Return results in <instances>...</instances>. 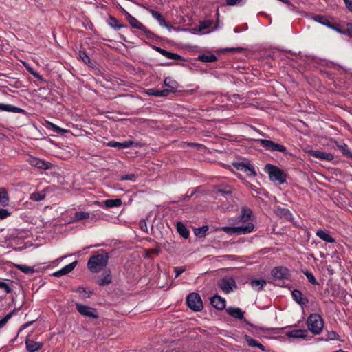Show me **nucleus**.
Returning <instances> with one entry per match:
<instances>
[{"mask_svg":"<svg viewBox=\"0 0 352 352\" xmlns=\"http://www.w3.org/2000/svg\"><path fill=\"white\" fill-rule=\"evenodd\" d=\"M164 84L166 87H168V88L171 89H170L171 91L173 89H175L177 88V82L172 80L170 77H167L164 79Z\"/></svg>","mask_w":352,"mask_h":352,"instance_id":"41","label":"nucleus"},{"mask_svg":"<svg viewBox=\"0 0 352 352\" xmlns=\"http://www.w3.org/2000/svg\"><path fill=\"white\" fill-rule=\"evenodd\" d=\"M258 141L263 147L270 151H279L281 153H285L286 151V148L284 146L275 143L271 140L261 139Z\"/></svg>","mask_w":352,"mask_h":352,"instance_id":"10","label":"nucleus"},{"mask_svg":"<svg viewBox=\"0 0 352 352\" xmlns=\"http://www.w3.org/2000/svg\"><path fill=\"white\" fill-rule=\"evenodd\" d=\"M139 226H140V229L142 231H144L145 232H148V228H147V225H146L145 220H144V219L140 220L139 222Z\"/></svg>","mask_w":352,"mask_h":352,"instance_id":"53","label":"nucleus"},{"mask_svg":"<svg viewBox=\"0 0 352 352\" xmlns=\"http://www.w3.org/2000/svg\"><path fill=\"white\" fill-rule=\"evenodd\" d=\"M79 56L85 64H88L90 62L89 56L85 52L80 51Z\"/></svg>","mask_w":352,"mask_h":352,"instance_id":"49","label":"nucleus"},{"mask_svg":"<svg viewBox=\"0 0 352 352\" xmlns=\"http://www.w3.org/2000/svg\"><path fill=\"white\" fill-rule=\"evenodd\" d=\"M236 223H243L244 225L234 227L225 226L220 229L230 236L243 235L250 233L254 230V227L252 210L246 207L243 208L240 216L236 219Z\"/></svg>","mask_w":352,"mask_h":352,"instance_id":"1","label":"nucleus"},{"mask_svg":"<svg viewBox=\"0 0 352 352\" xmlns=\"http://www.w3.org/2000/svg\"><path fill=\"white\" fill-rule=\"evenodd\" d=\"M316 235L322 241L325 242H335L334 239L329 234V232L326 230H319L316 232Z\"/></svg>","mask_w":352,"mask_h":352,"instance_id":"30","label":"nucleus"},{"mask_svg":"<svg viewBox=\"0 0 352 352\" xmlns=\"http://www.w3.org/2000/svg\"><path fill=\"white\" fill-rule=\"evenodd\" d=\"M293 300L301 306L306 305L309 300L308 298L304 297L302 292L298 289H294L292 292Z\"/></svg>","mask_w":352,"mask_h":352,"instance_id":"17","label":"nucleus"},{"mask_svg":"<svg viewBox=\"0 0 352 352\" xmlns=\"http://www.w3.org/2000/svg\"><path fill=\"white\" fill-rule=\"evenodd\" d=\"M100 219L99 214H91L89 212L78 211L76 212L74 215L71 217L68 221L69 223H74L84 219H89L91 222H95Z\"/></svg>","mask_w":352,"mask_h":352,"instance_id":"9","label":"nucleus"},{"mask_svg":"<svg viewBox=\"0 0 352 352\" xmlns=\"http://www.w3.org/2000/svg\"><path fill=\"white\" fill-rule=\"evenodd\" d=\"M162 27L166 28L169 32H171L173 30H178V29H175V28H173L171 25L168 23L166 21V25H163Z\"/></svg>","mask_w":352,"mask_h":352,"instance_id":"58","label":"nucleus"},{"mask_svg":"<svg viewBox=\"0 0 352 352\" xmlns=\"http://www.w3.org/2000/svg\"><path fill=\"white\" fill-rule=\"evenodd\" d=\"M186 304L194 311H200L204 307L200 296L195 292L190 293L187 296Z\"/></svg>","mask_w":352,"mask_h":352,"instance_id":"6","label":"nucleus"},{"mask_svg":"<svg viewBox=\"0 0 352 352\" xmlns=\"http://www.w3.org/2000/svg\"><path fill=\"white\" fill-rule=\"evenodd\" d=\"M171 91L168 89H164L162 90H158L155 89H148L145 91V93L148 96H155L157 97H164L167 96Z\"/></svg>","mask_w":352,"mask_h":352,"instance_id":"23","label":"nucleus"},{"mask_svg":"<svg viewBox=\"0 0 352 352\" xmlns=\"http://www.w3.org/2000/svg\"><path fill=\"white\" fill-rule=\"evenodd\" d=\"M45 197L44 193L42 192H35L32 195L31 198L36 201H41Z\"/></svg>","mask_w":352,"mask_h":352,"instance_id":"48","label":"nucleus"},{"mask_svg":"<svg viewBox=\"0 0 352 352\" xmlns=\"http://www.w3.org/2000/svg\"><path fill=\"white\" fill-rule=\"evenodd\" d=\"M155 50L168 59L183 60L182 57L176 53L170 52L159 47H155Z\"/></svg>","mask_w":352,"mask_h":352,"instance_id":"22","label":"nucleus"},{"mask_svg":"<svg viewBox=\"0 0 352 352\" xmlns=\"http://www.w3.org/2000/svg\"><path fill=\"white\" fill-rule=\"evenodd\" d=\"M274 212L277 216L286 219H290L292 217V214L289 210L280 207L276 208Z\"/></svg>","mask_w":352,"mask_h":352,"instance_id":"28","label":"nucleus"},{"mask_svg":"<svg viewBox=\"0 0 352 352\" xmlns=\"http://www.w3.org/2000/svg\"><path fill=\"white\" fill-rule=\"evenodd\" d=\"M266 284L267 281L264 279H252L250 281L252 289L257 292L263 290Z\"/></svg>","mask_w":352,"mask_h":352,"instance_id":"25","label":"nucleus"},{"mask_svg":"<svg viewBox=\"0 0 352 352\" xmlns=\"http://www.w3.org/2000/svg\"><path fill=\"white\" fill-rule=\"evenodd\" d=\"M136 179H137V175L134 173H131V174H128V175H122L120 177V180L121 181H131V182H135L136 181Z\"/></svg>","mask_w":352,"mask_h":352,"instance_id":"44","label":"nucleus"},{"mask_svg":"<svg viewBox=\"0 0 352 352\" xmlns=\"http://www.w3.org/2000/svg\"><path fill=\"white\" fill-rule=\"evenodd\" d=\"M198 59L202 62L211 63L215 61L217 57L214 54H202L199 56Z\"/></svg>","mask_w":352,"mask_h":352,"instance_id":"38","label":"nucleus"},{"mask_svg":"<svg viewBox=\"0 0 352 352\" xmlns=\"http://www.w3.org/2000/svg\"><path fill=\"white\" fill-rule=\"evenodd\" d=\"M134 144V142L132 140H127L123 142H119L116 141H110L107 145L110 147L117 148L119 150L128 148L131 147Z\"/></svg>","mask_w":352,"mask_h":352,"instance_id":"16","label":"nucleus"},{"mask_svg":"<svg viewBox=\"0 0 352 352\" xmlns=\"http://www.w3.org/2000/svg\"><path fill=\"white\" fill-rule=\"evenodd\" d=\"M177 230L179 234L182 235L184 239H187L188 237L189 232L184 223L181 222L177 223Z\"/></svg>","mask_w":352,"mask_h":352,"instance_id":"35","label":"nucleus"},{"mask_svg":"<svg viewBox=\"0 0 352 352\" xmlns=\"http://www.w3.org/2000/svg\"><path fill=\"white\" fill-rule=\"evenodd\" d=\"M47 127L57 133L64 134L68 132V130L60 128L51 122H47Z\"/></svg>","mask_w":352,"mask_h":352,"instance_id":"36","label":"nucleus"},{"mask_svg":"<svg viewBox=\"0 0 352 352\" xmlns=\"http://www.w3.org/2000/svg\"><path fill=\"white\" fill-rule=\"evenodd\" d=\"M10 214L11 213L7 209L0 208V219H6L10 217Z\"/></svg>","mask_w":352,"mask_h":352,"instance_id":"51","label":"nucleus"},{"mask_svg":"<svg viewBox=\"0 0 352 352\" xmlns=\"http://www.w3.org/2000/svg\"><path fill=\"white\" fill-rule=\"evenodd\" d=\"M245 340L248 342V344L250 346L256 347L257 346H258V343L259 342L257 340H256L255 339L251 338L250 336H245Z\"/></svg>","mask_w":352,"mask_h":352,"instance_id":"46","label":"nucleus"},{"mask_svg":"<svg viewBox=\"0 0 352 352\" xmlns=\"http://www.w3.org/2000/svg\"><path fill=\"white\" fill-rule=\"evenodd\" d=\"M212 24V21L210 20H206L204 21H201L199 23V31L202 32L203 30L210 28Z\"/></svg>","mask_w":352,"mask_h":352,"instance_id":"42","label":"nucleus"},{"mask_svg":"<svg viewBox=\"0 0 352 352\" xmlns=\"http://www.w3.org/2000/svg\"><path fill=\"white\" fill-rule=\"evenodd\" d=\"M309 154L312 157H316V158H318L320 160H326L328 162L333 160V157H334L331 153H327V152H322L320 151H310Z\"/></svg>","mask_w":352,"mask_h":352,"instance_id":"19","label":"nucleus"},{"mask_svg":"<svg viewBox=\"0 0 352 352\" xmlns=\"http://www.w3.org/2000/svg\"><path fill=\"white\" fill-rule=\"evenodd\" d=\"M308 329L314 335H319L324 328V320L318 314H311L306 321Z\"/></svg>","mask_w":352,"mask_h":352,"instance_id":"4","label":"nucleus"},{"mask_svg":"<svg viewBox=\"0 0 352 352\" xmlns=\"http://www.w3.org/2000/svg\"><path fill=\"white\" fill-rule=\"evenodd\" d=\"M26 69L34 77H36L37 78H41V76H39V74L36 72H35L32 68H31V67H30L28 66H26Z\"/></svg>","mask_w":352,"mask_h":352,"instance_id":"54","label":"nucleus"},{"mask_svg":"<svg viewBox=\"0 0 352 352\" xmlns=\"http://www.w3.org/2000/svg\"><path fill=\"white\" fill-rule=\"evenodd\" d=\"M244 322L248 324V325L251 326V327H254V324L250 323L249 321H248L246 319H244Z\"/></svg>","mask_w":352,"mask_h":352,"instance_id":"64","label":"nucleus"},{"mask_svg":"<svg viewBox=\"0 0 352 352\" xmlns=\"http://www.w3.org/2000/svg\"><path fill=\"white\" fill-rule=\"evenodd\" d=\"M14 310L8 313L3 318L0 320V329L3 328L8 321L12 318Z\"/></svg>","mask_w":352,"mask_h":352,"instance_id":"45","label":"nucleus"},{"mask_svg":"<svg viewBox=\"0 0 352 352\" xmlns=\"http://www.w3.org/2000/svg\"><path fill=\"white\" fill-rule=\"evenodd\" d=\"M264 170L268 174L272 182H277L278 184H283L286 182L287 173L278 167L267 164L265 166Z\"/></svg>","mask_w":352,"mask_h":352,"instance_id":"3","label":"nucleus"},{"mask_svg":"<svg viewBox=\"0 0 352 352\" xmlns=\"http://www.w3.org/2000/svg\"><path fill=\"white\" fill-rule=\"evenodd\" d=\"M148 10L151 14L152 16L158 22L161 27L166 25V20L159 12L152 9H148Z\"/></svg>","mask_w":352,"mask_h":352,"instance_id":"31","label":"nucleus"},{"mask_svg":"<svg viewBox=\"0 0 352 352\" xmlns=\"http://www.w3.org/2000/svg\"><path fill=\"white\" fill-rule=\"evenodd\" d=\"M108 255L102 252L91 256L87 263V267L91 272H98L107 265Z\"/></svg>","mask_w":352,"mask_h":352,"instance_id":"2","label":"nucleus"},{"mask_svg":"<svg viewBox=\"0 0 352 352\" xmlns=\"http://www.w3.org/2000/svg\"><path fill=\"white\" fill-rule=\"evenodd\" d=\"M9 196L6 188H0V206H6L9 204Z\"/></svg>","mask_w":352,"mask_h":352,"instance_id":"29","label":"nucleus"},{"mask_svg":"<svg viewBox=\"0 0 352 352\" xmlns=\"http://www.w3.org/2000/svg\"><path fill=\"white\" fill-rule=\"evenodd\" d=\"M185 269L182 267H175V278L179 277L184 272Z\"/></svg>","mask_w":352,"mask_h":352,"instance_id":"55","label":"nucleus"},{"mask_svg":"<svg viewBox=\"0 0 352 352\" xmlns=\"http://www.w3.org/2000/svg\"><path fill=\"white\" fill-rule=\"evenodd\" d=\"M218 286L226 294H229L233 290V288H236L235 280L232 278H223L218 283Z\"/></svg>","mask_w":352,"mask_h":352,"instance_id":"11","label":"nucleus"},{"mask_svg":"<svg viewBox=\"0 0 352 352\" xmlns=\"http://www.w3.org/2000/svg\"><path fill=\"white\" fill-rule=\"evenodd\" d=\"M122 200L120 199H107L103 203L100 204V206H105L107 208L118 207L122 205Z\"/></svg>","mask_w":352,"mask_h":352,"instance_id":"33","label":"nucleus"},{"mask_svg":"<svg viewBox=\"0 0 352 352\" xmlns=\"http://www.w3.org/2000/svg\"><path fill=\"white\" fill-rule=\"evenodd\" d=\"M108 24L116 30H118L123 27V25L116 18L112 16L109 19Z\"/></svg>","mask_w":352,"mask_h":352,"instance_id":"40","label":"nucleus"},{"mask_svg":"<svg viewBox=\"0 0 352 352\" xmlns=\"http://www.w3.org/2000/svg\"><path fill=\"white\" fill-rule=\"evenodd\" d=\"M227 313L237 319H243L244 312L239 307H228L227 309Z\"/></svg>","mask_w":352,"mask_h":352,"instance_id":"24","label":"nucleus"},{"mask_svg":"<svg viewBox=\"0 0 352 352\" xmlns=\"http://www.w3.org/2000/svg\"><path fill=\"white\" fill-rule=\"evenodd\" d=\"M236 168L239 170L245 173L249 177H254L256 175L254 166L249 163H239Z\"/></svg>","mask_w":352,"mask_h":352,"instance_id":"12","label":"nucleus"},{"mask_svg":"<svg viewBox=\"0 0 352 352\" xmlns=\"http://www.w3.org/2000/svg\"><path fill=\"white\" fill-rule=\"evenodd\" d=\"M0 111L13 113H22L24 111L22 109L19 107L11 104H6L2 103H0Z\"/></svg>","mask_w":352,"mask_h":352,"instance_id":"27","label":"nucleus"},{"mask_svg":"<svg viewBox=\"0 0 352 352\" xmlns=\"http://www.w3.org/2000/svg\"><path fill=\"white\" fill-rule=\"evenodd\" d=\"M43 346V343L41 342H36L29 338L25 340V346L28 352H36L41 349Z\"/></svg>","mask_w":352,"mask_h":352,"instance_id":"15","label":"nucleus"},{"mask_svg":"<svg viewBox=\"0 0 352 352\" xmlns=\"http://www.w3.org/2000/svg\"><path fill=\"white\" fill-rule=\"evenodd\" d=\"M304 274L306 276L307 278L308 279V281L311 283L312 285H318V282L317 281L315 276L312 274V273L305 271L304 272Z\"/></svg>","mask_w":352,"mask_h":352,"instance_id":"43","label":"nucleus"},{"mask_svg":"<svg viewBox=\"0 0 352 352\" xmlns=\"http://www.w3.org/2000/svg\"><path fill=\"white\" fill-rule=\"evenodd\" d=\"M17 268L25 274H29V273H32L34 272V270L32 267H29V266H26V265H17Z\"/></svg>","mask_w":352,"mask_h":352,"instance_id":"47","label":"nucleus"},{"mask_svg":"<svg viewBox=\"0 0 352 352\" xmlns=\"http://www.w3.org/2000/svg\"><path fill=\"white\" fill-rule=\"evenodd\" d=\"M261 329L264 331H272L274 333H276L278 332V329H276V328H267V329H263V328H261Z\"/></svg>","mask_w":352,"mask_h":352,"instance_id":"57","label":"nucleus"},{"mask_svg":"<svg viewBox=\"0 0 352 352\" xmlns=\"http://www.w3.org/2000/svg\"><path fill=\"white\" fill-rule=\"evenodd\" d=\"M219 191L225 192V193H230L231 192V189H230V188H227L224 190H220Z\"/></svg>","mask_w":352,"mask_h":352,"instance_id":"62","label":"nucleus"},{"mask_svg":"<svg viewBox=\"0 0 352 352\" xmlns=\"http://www.w3.org/2000/svg\"><path fill=\"white\" fill-rule=\"evenodd\" d=\"M325 341L329 340H340L339 335L334 331H327V335L324 338Z\"/></svg>","mask_w":352,"mask_h":352,"instance_id":"39","label":"nucleus"},{"mask_svg":"<svg viewBox=\"0 0 352 352\" xmlns=\"http://www.w3.org/2000/svg\"><path fill=\"white\" fill-rule=\"evenodd\" d=\"M327 270L329 272L330 274H333L334 273L333 270L330 269V266L327 267Z\"/></svg>","mask_w":352,"mask_h":352,"instance_id":"63","label":"nucleus"},{"mask_svg":"<svg viewBox=\"0 0 352 352\" xmlns=\"http://www.w3.org/2000/svg\"><path fill=\"white\" fill-rule=\"evenodd\" d=\"M0 289H4L6 294H10L12 291V288L8 283L1 281H0Z\"/></svg>","mask_w":352,"mask_h":352,"instance_id":"50","label":"nucleus"},{"mask_svg":"<svg viewBox=\"0 0 352 352\" xmlns=\"http://www.w3.org/2000/svg\"><path fill=\"white\" fill-rule=\"evenodd\" d=\"M271 275L274 278L279 281V283L276 284V285L279 287H285V281L290 279L289 270L283 266L274 267L271 271Z\"/></svg>","mask_w":352,"mask_h":352,"instance_id":"5","label":"nucleus"},{"mask_svg":"<svg viewBox=\"0 0 352 352\" xmlns=\"http://www.w3.org/2000/svg\"><path fill=\"white\" fill-rule=\"evenodd\" d=\"M194 234L198 238H203L208 233L209 228L207 226H204L201 228H194Z\"/></svg>","mask_w":352,"mask_h":352,"instance_id":"34","label":"nucleus"},{"mask_svg":"<svg viewBox=\"0 0 352 352\" xmlns=\"http://www.w3.org/2000/svg\"><path fill=\"white\" fill-rule=\"evenodd\" d=\"M256 347L260 349L262 351H266V349H265V346L262 344H261L260 342L258 343V346H257Z\"/></svg>","mask_w":352,"mask_h":352,"instance_id":"61","label":"nucleus"},{"mask_svg":"<svg viewBox=\"0 0 352 352\" xmlns=\"http://www.w3.org/2000/svg\"><path fill=\"white\" fill-rule=\"evenodd\" d=\"M77 263H78V261H75L65 265L62 269L55 272L53 274V276L55 277H60L63 275H66V274H69L76 267V266L77 265Z\"/></svg>","mask_w":352,"mask_h":352,"instance_id":"14","label":"nucleus"},{"mask_svg":"<svg viewBox=\"0 0 352 352\" xmlns=\"http://www.w3.org/2000/svg\"><path fill=\"white\" fill-rule=\"evenodd\" d=\"M103 277L98 280V284L100 286H105L109 285L112 281L111 271L109 270H105L102 274Z\"/></svg>","mask_w":352,"mask_h":352,"instance_id":"26","label":"nucleus"},{"mask_svg":"<svg viewBox=\"0 0 352 352\" xmlns=\"http://www.w3.org/2000/svg\"><path fill=\"white\" fill-rule=\"evenodd\" d=\"M308 331L306 329H294L286 333V336L293 338L305 339L307 336Z\"/></svg>","mask_w":352,"mask_h":352,"instance_id":"20","label":"nucleus"},{"mask_svg":"<svg viewBox=\"0 0 352 352\" xmlns=\"http://www.w3.org/2000/svg\"><path fill=\"white\" fill-rule=\"evenodd\" d=\"M75 306L78 312L83 316L94 319H97L99 317L98 311L95 308L82 305L80 302H76Z\"/></svg>","mask_w":352,"mask_h":352,"instance_id":"8","label":"nucleus"},{"mask_svg":"<svg viewBox=\"0 0 352 352\" xmlns=\"http://www.w3.org/2000/svg\"><path fill=\"white\" fill-rule=\"evenodd\" d=\"M314 19L316 21L323 25H326L327 23L328 22L327 19L325 17L320 15L315 16Z\"/></svg>","mask_w":352,"mask_h":352,"instance_id":"52","label":"nucleus"},{"mask_svg":"<svg viewBox=\"0 0 352 352\" xmlns=\"http://www.w3.org/2000/svg\"><path fill=\"white\" fill-rule=\"evenodd\" d=\"M126 19L133 28L140 30L147 38L151 39L155 36V35L148 30L145 25L129 13H127L126 14Z\"/></svg>","mask_w":352,"mask_h":352,"instance_id":"7","label":"nucleus"},{"mask_svg":"<svg viewBox=\"0 0 352 352\" xmlns=\"http://www.w3.org/2000/svg\"><path fill=\"white\" fill-rule=\"evenodd\" d=\"M24 239H25V232L23 231L13 230L9 234L8 240L16 241V240H24Z\"/></svg>","mask_w":352,"mask_h":352,"instance_id":"32","label":"nucleus"},{"mask_svg":"<svg viewBox=\"0 0 352 352\" xmlns=\"http://www.w3.org/2000/svg\"><path fill=\"white\" fill-rule=\"evenodd\" d=\"M210 304L218 310H223L226 307L225 299L218 295L210 298Z\"/></svg>","mask_w":352,"mask_h":352,"instance_id":"18","label":"nucleus"},{"mask_svg":"<svg viewBox=\"0 0 352 352\" xmlns=\"http://www.w3.org/2000/svg\"><path fill=\"white\" fill-rule=\"evenodd\" d=\"M346 7L352 12V0H344Z\"/></svg>","mask_w":352,"mask_h":352,"instance_id":"56","label":"nucleus"},{"mask_svg":"<svg viewBox=\"0 0 352 352\" xmlns=\"http://www.w3.org/2000/svg\"><path fill=\"white\" fill-rule=\"evenodd\" d=\"M341 151L345 155L348 154V146L346 144L340 146Z\"/></svg>","mask_w":352,"mask_h":352,"instance_id":"59","label":"nucleus"},{"mask_svg":"<svg viewBox=\"0 0 352 352\" xmlns=\"http://www.w3.org/2000/svg\"><path fill=\"white\" fill-rule=\"evenodd\" d=\"M28 162L30 164L33 166L45 170L49 169L51 166V164L50 162L34 157H30L28 160Z\"/></svg>","mask_w":352,"mask_h":352,"instance_id":"13","label":"nucleus"},{"mask_svg":"<svg viewBox=\"0 0 352 352\" xmlns=\"http://www.w3.org/2000/svg\"><path fill=\"white\" fill-rule=\"evenodd\" d=\"M72 292L79 293L81 299L89 298L93 294V290L82 286H78L76 289H73Z\"/></svg>","mask_w":352,"mask_h":352,"instance_id":"21","label":"nucleus"},{"mask_svg":"<svg viewBox=\"0 0 352 352\" xmlns=\"http://www.w3.org/2000/svg\"><path fill=\"white\" fill-rule=\"evenodd\" d=\"M27 248H28V246H27V245H23V246H22V247L14 248V250L15 251H22V250H23L26 249Z\"/></svg>","mask_w":352,"mask_h":352,"instance_id":"60","label":"nucleus"},{"mask_svg":"<svg viewBox=\"0 0 352 352\" xmlns=\"http://www.w3.org/2000/svg\"><path fill=\"white\" fill-rule=\"evenodd\" d=\"M160 252V248L159 247L146 249L144 252V257L149 258L152 257L153 254L157 255Z\"/></svg>","mask_w":352,"mask_h":352,"instance_id":"37","label":"nucleus"}]
</instances>
